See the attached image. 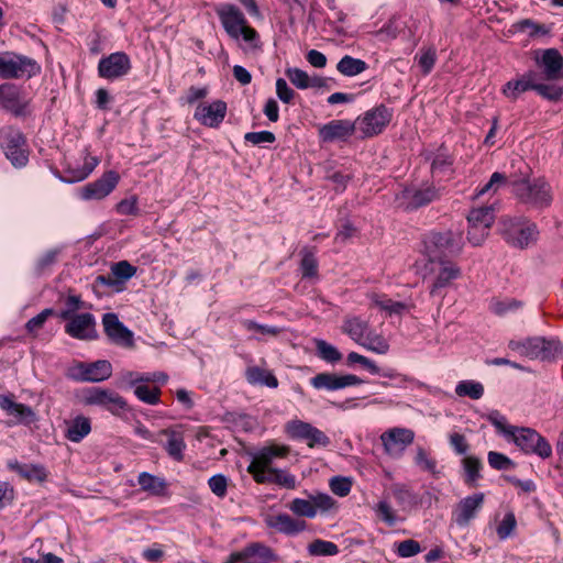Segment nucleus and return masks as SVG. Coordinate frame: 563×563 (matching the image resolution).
Instances as JSON below:
<instances>
[{
    "label": "nucleus",
    "instance_id": "nucleus-1",
    "mask_svg": "<svg viewBox=\"0 0 563 563\" xmlns=\"http://www.w3.org/2000/svg\"><path fill=\"white\" fill-rule=\"evenodd\" d=\"M487 420L499 434L514 442L526 454H536L541 459H549L552 455L551 444L534 429L509 424L506 417L497 410L490 411Z\"/></svg>",
    "mask_w": 563,
    "mask_h": 563
},
{
    "label": "nucleus",
    "instance_id": "nucleus-2",
    "mask_svg": "<svg viewBox=\"0 0 563 563\" xmlns=\"http://www.w3.org/2000/svg\"><path fill=\"white\" fill-rule=\"evenodd\" d=\"M463 244V234L459 230L433 231L424 236L422 252L428 260H442L459 254Z\"/></svg>",
    "mask_w": 563,
    "mask_h": 563
},
{
    "label": "nucleus",
    "instance_id": "nucleus-3",
    "mask_svg": "<svg viewBox=\"0 0 563 563\" xmlns=\"http://www.w3.org/2000/svg\"><path fill=\"white\" fill-rule=\"evenodd\" d=\"M289 452V446L285 444L271 443L264 445L252 454L247 472L256 483L264 484L269 481V477H266V475L276 470L274 467L275 462L286 459Z\"/></svg>",
    "mask_w": 563,
    "mask_h": 563
},
{
    "label": "nucleus",
    "instance_id": "nucleus-4",
    "mask_svg": "<svg viewBox=\"0 0 563 563\" xmlns=\"http://www.w3.org/2000/svg\"><path fill=\"white\" fill-rule=\"evenodd\" d=\"M342 331L368 351L377 354H386L389 351L387 340L373 331L368 322L358 317H347L343 322Z\"/></svg>",
    "mask_w": 563,
    "mask_h": 563
},
{
    "label": "nucleus",
    "instance_id": "nucleus-5",
    "mask_svg": "<svg viewBox=\"0 0 563 563\" xmlns=\"http://www.w3.org/2000/svg\"><path fill=\"white\" fill-rule=\"evenodd\" d=\"M516 197L534 208H548L553 199L552 188L543 177L528 180L526 176L511 181Z\"/></svg>",
    "mask_w": 563,
    "mask_h": 563
},
{
    "label": "nucleus",
    "instance_id": "nucleus-6",
    "mask_svg": "<svg viewBox=\"0 0 563 563\" xmlns=\"http://www.w3.org/2000/svg\"><path fill=\"white\" fill-rule=\"evenodd\" d=\"M220 22L233 40L241 37L251 47L258 46V33L247 24L243 12L234 5H224L218 11Z\"/></svg>",
    "mask_w": 563,
    "mask_h": 563
},
{
    "label": "nucleus",
    "instance_id": "nucleus-7",
    "mask_svg": "<svg viewBox=\"0 0 563 563\" xmlns=\"http://www.w3.org/2000/svg\"><path fill=\"white\" fill-rule=\"evenodd\" d=\"M503 236L516 249H527L539 239L538 225L526 218L507 219L503 222Z\"/></svg>",
    "mask_w": 563,
    "mask_h": 563
},
{
    "label": "nucleus",
    "instance_id": "nucleus-8",
    "mask_svg": "<svg viewBox=\"0 0 563 563\" xmlns=\"http://www.w3.org/2000/svg\"><path fill=\"white\" fill-rule=\"evenodd\" d=\"M439 198V189L429 181L411 184L396 195L398 207L406 210L418 209Z\"/></svg>",
    "mask_w": 563,
    "mask_h": 563
},
{
    "label": "nucleus",
    "instance_id": "nucleus-9",
    "mask_svg": "<svg viewBox=\"0 0 563 563\" xmlns=\"http://www.w3.org/2000/svg\"><path fill=\"white\" fill-rule=\"evenodd\" d=\"M80 400L86 406H99L115 416L128 410V402L123 397L113 390L102 387L82 389Z\"/></svg>",
    "mask_w": 563,
    "mask_h": 563
},
{
    "label": "nucleus",
    "instance_id": "nucleus-10",
    "mask_svg": "<svg viewBox=\"0 0 563 563\" xmlns=\"http://www.w3.org/2000/svg\"><path fill=\"white\" fill-rule=\"evenodd\" d=\"M0 145L11 164L21 168L29 162V151L23 134L13 128L0 130Z\"/></svg>",
    "mask_w": 563,
    "mask_h": 563
},
{
    "label": "nucleus",
    "instance_id": "nucleus-11",
    "mask_svg": "<svg viewBox=\"0 0 563 563\" xmlns=\"http://www.w3.org/2000/svg\"><path fill=\"white\" fill-rule=\"evenodd\" d=\"M284 429L288 438L302 441L310 449L327 448L330 444V438L309 422L292 419L285 424Z\"/></svg>",
    "mask_w": 563,
    "mask_h": 563
},
{
    "label": "nucleus",
    "instance_id": "nucleus-12",
    "mask_svg": "<svg viewBox=\"0 0 563 563\" xmlns=\"http://www.w3.org/2000/svg\"><path fill=\"white\" fill-rule=\"evenodd\" d=\"M40 70L35 60L10 52L0 53V77H31Z\"/></svg>",
    "mask_w": 563,
    "mask_h": 563
},
{
    "label": "nucleus",
    "instance_id": "nucleus-13",
    "mask_svg": "<svg viewBox=\"0 0 563 563\" xmlns=\"http://www.w3.org/2000/svg\"><path fill=\"white\" fill-rule=\"evenodd\" d=\"M429 263L426 265V273L433 275V282L430 289V294L434 295L439 289L449 287L451 283L461 277V268L453 262L446 260H428Z\"/></svg>",
    "mask_w": 563,
    "mask_h": 563
},
{
    "label": "nucleus",
    "instance_id": "nucleus-14",
    "mask_svg": "<svg viewBox=\"0 0 563 563\" xmlns=\"http://www.w3.org/2000/svg\"><path fill=\"white\" fill-rule=\"evenodd\" d=\"M278 555L262 542H251L243 549L229 554L224 563H275Z\"/></svg>",
    "mask_w": 563,
    "mask_h": 563
},
{
    "label": "nucleus",
    "instance_id": "nucleus-15",
    "mask_svg": "<svg viewBox=\"0 0 563 563\" xmlns=\"http://www.w3.org/2000/svg\"><path fill=\"white\" fill-rule=\"evenodd\" d=\"M391 120V112L385 106H378L364 113L355 121L356 130L365 137H371L383 132Z\"/></svg>",
    "mask_w": 563,
    "mask_h": 563
},
{
    "label": "nucleus",
    "instance_id": "nucleus-16",
    "mask_svg": "<svg viewBox=\"0 0 563 563\" xmlns=\"http://www.w3.org/2000/svg\"><path fill=\"white\" fill-rule=\"evenodd\" d=\"M119 180L120 176L117 172L108 170L97 180L81 187L78 196L85 201L104 199L114 190Z\"/></svg>",
    "mask_w": 563,
    "mask_h": 563
},
{
    "label": "nucleus",
    "instance_id": "nucleus-17",
    "mask_svg": "<svg viewBox=\"0 0 563 563\" xmlns=\"http://www.w3.org/2000/svg\"><path fill=\"white\" fill-rule=\"evenodd\" d=\"M112 374V366L108 361L93 363H77L69 368V377L79 382H103Z\"/></svg>",
    "mask_w": 563,
    "mask_h": 563
},
{
    "label": "nucleus",
    "instance_id": "nucleus-18",
    "mask_svg": "<svg viewBox=\"0 0 563 563\" xmlns=\"http://www.w3.org/2000/svg\"><path fill=\"white\" fill-rule=\"evenodd\" d=\"M415 440V432L407 428H390L380 434V441L387 455L399 457Z\"/></svg>",
    "mask_w": 563,
    "mask_h": 563
},
{
    "label": "nucleus",
    "instance_id": "nucleus-19",
    "mask_svg": "<svg viewBox=\"0 0 563 563\" xmlns=\"http://www.w3.org/2000/svg\"><path fill=\"white\" fill-rule=\"evenodd\" d=\"M227 111V103L222 100L203 101L197 104L194 119L201 125L217 129L223 122Z\"/></svg>",
    "mask_w": 563,
    "mask_h": 563
},
{
    "label": "nucleus",
    "instance_id": "nucleus-20",
    "mask_svg": "<svg viewBox=\"0 0 563 563\" xmlns=\"http://www.w3.org/2000/svg\"><path fill=\"white\" fill-rule=\"evenodd\" d=\"M67 320L65 332L74 339L89 341L98 336L96 330V319L89 312L77 313L70 318H63Z\"/></svg>",
    "mask_w": 563,
    "mask_h": 563
},
{
    "label": "nucleus",
    "instance_id": "nucleus-21",
    "mask_svg": "<svg viewBox=\"0 0 563 563\" xmlns=\"http://www.w3.org/2000/svg\"><path fill=\"white\" fill-rule=\"evenodd\" d=\"M131 69L130 57L123 52H115L99 60L98 74L101 78L114 80L125 76Z\"/></svg>",
    "mask_w": 563,
    "mask_h": 563
},
{
    "label": "nucleus",
    "instance_id": "nucleus-22",
    "mask_svg": "<svg viewBox=\"0 0 563 563\" xmlns=\"http://www.w3.org/2000/svg\"><path fill=\"white\" fill-rule=\"evenodd\" d=\"M484 493H475L460 500L453 511V520L459 527H467L483 508Z\"/></svg>",
    "mask_w": 563,
    "mask_h": 563
},
{
    "label": "nucleus",
    "instance_id": "nucleus-23",
    "mask_svg": "<svg viewBox=\"0 0 563 563\" xmlns=\"http://www.w3.org/2000/svg\"><path fill=\"white\" fill-rule=\"evenodd\" d=\"M310 384L314 389L333 391L361 385L363 380L353 374L336 375L334 373H320L310 379Z\"/></svg>",
    "mask_w": 563,
    "mask_h": 563
},
{
    "label": "nucleus",
    "instance_id": "nucleus-24",
    "mask_svg": "<svg viewBox=\"0 0 563 563\" xmlns=\"http://www.w3.org/2000/svg\"><path fill=\"white\" fill-rule=\"evenodd\" d=\"M102 324L109 339L121 346L133 345V333L119 320L115 313H106L102 317Z\"/></svg>",
    "mask_w": 563,
    "mask_h": 563
},
{
    "label": "nucleus",
    "instance_id": "nucleus-25",
    "mask_svg": "<svg viewBox=\"0 0 563 563\" xmlns=\"http://www.w3.org/2000/svg\"><path fill=\"white\" fill-rule=\"evenodd\" d=\"M356 130L355 122L349 120H332L319 128V137L322 142L345 140Z\"/></svg>",
    "mask_w": 563,
    "mask_h": 563
},
{
    "label": "nucleus",
    "instance_id": "nucleus-26",
    "mask_svg": "<svg viewBox=\"0 0 563 563\" xmlns=\"http://www.w3.org/2000/svg\"><path fill=\"white\" fill-rule=\"evenodd\" d=\"M0 408L19 423H31L35 421L36 415L33 409L24 404L15 402L10 395H0Z\"/></svg>",
    "mask_w": 563,
    "mask_h": 563
},
{
    "label": "nucleus",
    "instance_id": "nucleus-27",
    "mask_svg": "<svg viewBox=\"0 0 563 563\" xmlns=\"http://www.w3.org/2000/svg\"><path fill=\"white\" fill-rule=\"evenodd\" d=\"M265 522L269 528H272L280 533L290 534V536H294V534H297V533L303 531L307 527L306 521L294 519L287 514H278V515H274V516H268V517H266Z\"/></svg>",
    "mask_w": 563,
    "mask_h": 563
},
{
    "label": "nucleus",
    "instance_id": "nucleus-28",
    "mask_svg": "<svg viewBox=\"0 0 563 563\" xmlns=\"http://www.w3.org/2000/svg\"><path fill=\"white\" fill-rule=\"evenodd\" d=\"M286 76L289 81L298 89L323 88L327 86V79L320 76H310L307 71L291 67L286 69Z\"/></svg>",
    "mask_w": 563,
    "mask_h": 563
},
{
    "label": "nucleus",
    "instance_id": "nucleus-29",
    "mask_svg": "<svg viewBox=\"0 0 563 563\" xmlns=\"http://www.w3.org/2000/svg\"><path fill=\"white\" fill-rule=\"evenodd\" d=\"M367 298L372 308H377L388 316H401L409 311V306L407 303L395 301L383 294L371 292L367 295Z\"/></svg>",
    "mask_w": 563,
    "mask_h": 563
},
{
    "label": "nucleus",
    "instance_id": "nucleus-30",
    "mask_svg": "<svg viewBox=\"0 0 563 563\" xmlns=\"http://www.w3.org/2000/svg\"><path fill=\"white\" fill-rule=\"evenodd\" d=\"M537 74L533 71H528L523 74L521 77L508 81L503 87V93L511 100H516L521 93L528 90H534L536 87Z\"/></svg>",
    "mask_w": 563,
    "mask_h": 563
},
{
    "label": "nucleus",
    "instance_id": "nucleus-31",
    "mask_svg": "<svg viewBox=\"0 0 563 563\" xmlns=\"http://www.w3.org/2000/svg\"><path fill=\"white\" fill-rule=\"evenodd\" d=\"M541 344H543V338L534 336L523 340H511L508 346L521 356L530 360H541Z\"/></svg>",
    "mask_w": 563,
    "mask_h": 563
},
{
    "label": "nucleus",
    "instance_id": "nucleus-32",
    "mask_svg": "<svg viewBox=\"0 0 563 563\" xmlns=\"http://www.w3.org/2000/svg\"><path fill=\"white\" fill-rule=\"evenodd\" d=\"M91 432V422L85 416L66 421L65 438L70 442L78 443Z\"/></svg>",
    "mask_w": 563,
    "mask_h": 563
},
{
    "label": "nucleus",
    "instance_id": "nucleus-33",
    "mask_svg": "<svg viewBox=\"0 0 563 563\" xmlns=\"http://www.w3.org/2000/svg\"><path fill=\"white\" fill-rule=\"evenodd\" d=\"M159 434L168 438L165 445L167 454L175 461L181 462L184 460V451L186 443L184 435L175 429H164L159 431Z\"/></svg>",
    "mask_w": 563,
    "mask_h": 563
},
{
    "label": "nucleus",
    "instance_id": "nucleus-34",
    "mask_svg": "<svg viewBox=\"0 0 563 563\" xmlns=\"http://www.w3.org/2000/svg\"><path fill=\"white\" fill-rule=\"evenodd\" d=\"M9 467L29 482L43 483L47 478V471L40 464H20L14 461L9 463Z\"/></svg>",
    "mask_w": 563,
    "mask_h": 563
},
{
    "label": "nucleus",
    "instance_id": "nucleus-35",
    "mask_svg": "<svg viewBox=\"0 0 563 563\" xmlns=\"http://www.w3.org/2000/svg\"><path fill=\"white\" fill-rule=\"evenodd\" d=\"M542 65L548 79H558L563 68V56L555 48L545 49L542 55Z\"/></svg>",
    "mask_w": 563,
    "mask_h": 563
},
{
    "label": "nucleus",
    "instance_id": "nucleus-36",
    "mask_svg": "<svg viewBox=\"0 0 563 563\" xmlns=\"http://www.w3.org/2000/svg\"><path fill=\"white\" fill-rule=\"evenodd\" d=\"M0 106L15 114H20L24 110L18 89L11 85L0 86Z\"/></svg>",
    "mask_w": 563,
    "mask_h": 563
},
{
    "label": "nucleus",
    "instance_id": "nucleus-37",
    "mask_svg": "<svg viewBox=\"0 0 563 563\" xmlns=\"http://www.w3.org/2000/svg\"><path fill=\"white\" fill-rule=\"evenodd\" d=\"M495 220V210L492 206L474 208L467 216V222L472 223L475 228L490 229Z\"/></svg>",
    "mask_w": 563,
    "mask_h": 563
},
{
    "label": "nucleus",
    "instance_id": "nucleus-38",
    "mask_svg": "<svg viewBox=\"0 0 563 563\" xmlns=\"http://www.w3.org/2000/svg\"><path fill=\"white\" fill-rule=\"evenodd\" d=\"M246 379L252 385H263L269 388H276L278 386V380L272 372L257 366L247 368Z\"/></svg>",
    "mask_w": 563,
    "mask_h": 563
},
{
    "label": "nucleus",
    "instance_id": "nucleus-39",
    "mask_svg": "<svg viewBox=\"0 0 563 563\" xmlns=\"http://www.w3.org/2000/svg\"><path fill=\"white\" fill-rule=\"evenodd\" d=\"M367 69V64L360 58L344 55L336 64V70L346 77L356 76Z\"/></svg>",
    "mask_w": 563,
    "mask_h": 563
},
{
    "label": "nucleus",
    "instance_id": "nucleus-40",
    "mask_svg": "<svg viewBox=\"0 0 563 563\" xmlns=\"http://www.w3.org/2000/svg\"><path fill=\"white\" fill-rule=\"evenodd\" d=\"M137 483L143 492L155 496L163 494L166 488V483L163 478L147 472L139 474Z\"/></svg>",
    "mask_w": 563,
    "mask_h": 563
},
{
    "label": "nucleus",
    "instance_id": "nucleus-41",
    "mask_svg": "<svg viewBox=\"0 0 563 563\" xmlns=\"http://www.w3.org/2000/svg\"><path fill=\"white\" fill-rule=\"evenodd\" d=\"M462 466L465 474V483L468 486H475L477 481L481 478V470L483 466L482 461L474 455L464 456L462 460Z\"/></svg>",
    "mask_w": 563,
    "mask_h": 563
},
{
    "label": "nucleus",
    "instance_id": "nucleus-42",
    "mask_svg": "<svg viewBox=\"0 0 563 563\" xmlns=\"http://www.w3.org/2000/svg\"><path fill=\"white\" fill-rule=\"evenodd\" d=\"M373 509L376 516L388 527H394L400 521L397 511L393 508L387 497L382 498Z\"/></svg>",
    "mask_w": 563,
    "mask_h": 563
},
{
    "label": "nucleus",
    "instance_id": "nucleus-43",
    "mask_svg": "<svg viewBox=\"0 0 563 563\" xmlns=\"http://www.w3.org/2000/svg\"><path fill=\"white\" fill-rule=\"evenodd\" d=\"M455 393L460 397L477 400L484 395V386L482 383L472 379L461 380L455 386Z\"/></svg>",
    "mask_w": 563,
    "mask_h": 563
},
{
    "label": "nucleus",
    "instance_id": "nucleus-44",
    "mask_svg": "<svg viewBox=\"0 0 563 563\" xmlns=\"http://www.w3.org/2000/svg\"><path fill=\"white\" fill-rule=\"evenodd\" d=\"M98 165L99 158L85 152L82 165L79 168L70 170V173H73L71 181H80L86 179Z\"/></svg>",
    "mask_w": 563,
    "mask_h": 563
},
{
    "label": "nucleus",
    "instance_id": "nucleus-45",
    "mask_svg": "<svg viewBox=\"0 0 563 563\" xmlns=\"http://www.w3.org/2000/svg\"><path fill=\"white\" fill-rule=\"evenodd\" d=\"M415 59L418 62L422 75H429L437 62V51L434 47L421 48Z\"/></svg>",
    "mask_w": 563,
    "mask_h": 563
},
{
    "label": "nucleus",
    "instance_id": "nucleus-46",
    "mask_svg": "<svg viewBox=\"0 0 563 563\" xmlns=\"http://www.w3.org/2000/svg\"><path fill=\"white\" fill-rule=\"evenodd\" d=\"M266 477H269L266 483H274L287 489H294L297 485L296 476L282 468H276L271 474L268 473Z\"/></svg>",
    "mask_w": 563,
    "mask_h": 563
},
{
    "label": "nucleus",
    "instance_id": "nucleus-47",
    "mask_svg": "<svg viewBox=\"0 0 563 563\" xmlns=\"http://www.w3.org/2000/svg\"><path fill=\"white\" fill-rule=\"evenodd\" d=\"M308 552L316 556H332L339 553V548L333 542L316 540L308 545Z\"/></svg>",
    "mask_w": 563,
    "mask_h": 563
},
{
    "label": "nucleus",
    "instance_id": "nucleus-48",
    "mask_svg": "<svg viewBox=\"0 0 563 563\" xmlns=\"http://www.w3.org/2000/svg\"><path fill=\"white\" fill-rule=\"evenodd\" d=\"M316 349L319 357L325 362L335 363L342 358V354L339 352V350L324 340H317Z\"/></svg>",
    "mask_w": 563,
    "mask_h": 563
},
{
    "label": "nucleus",
    "instance_id": "nucleus-49",
    "mask_svg": "<svg viewBox=\"0 0 563 563\" xmlns=\"http://www.w3.org/2000/svg\"><path fill=\"white\" fill-rule=\"evenodd\" d=\"M289 510L297 516L314 518L317 510L311 500L295 498L288 506Z\"/></svg>",
    "mask_w": 563,
    "mask_h": 563
},
{
    "label": "nucleus",
    "instance_id": "nucleus-50",
    "mask_svg": "<svg viewBox=\"0 0 563 563\" xmlns=\"http://www.w3.org/2000/svg\"><path fill=\"white\" fill-rule=\"evenodd\" d=\"M541 360H552L563 356V344L555 339L543 338V344H541Z\"/></svg>",
    "mask_w": 563,
    "mask_h": 563
},
{
    "label": "nucleus",
    "instance_id": "nucleus-51",
    "mask_svg": "<svg viewBox=\"0 0 563 563\" xmlns=\"http://www.w3.org/2000/svg\"><path fill=\"white\" fill-rule=\"evenodd\" d=\"M136 398L147 405H157L159 402L161 389L158 387L150 388L146 385H137L134 388Z\"/></svg>",
    "mask_w": 563,
    "mask_h": 563
},
{
    "label": "nucleus",
    "instance_id": "nucleus-52",
    "mask_svg": "<svg viewBox=\"0 0 563 563\" xmlns=\"http://www.w3.org/2000/svg\"><path fill=\"white\" fill-rule=\"evenodd\" d=\"M415 463L422 471L429 472L433 475L439 474L437 470V461L430 457L422 448H418L415 456Z\"/></svg>",
    "mask_w": 563,
    "mask_h": 563
},
{
    "label": "nucleus",
    "instance_id": "nucleus-53",
    "mask_svg": "<svg viewBox=\"0 0 563 563\" xmlns=\"http://www.w3.org/2000/svg\"><path fill=\"white\" fill-rule=\"evenodd\" d=\"M517 527V520L514 512H507L497 526L496 532L500 540L508 539Z\"/></svg>",
    "mask_w": 563,
    "mask_h": 563
},
{
    "label": "nucleus",
    "instance_id": "nucleus-54",
    "mask_svg": "<svg viewBox=\"0 0 563 563\" xmlns=\"http://www.w3.org/2000/svg\"><path fill=\"white\" fill-rule=\"evenodd\" d=\"M521 303L516 299H501V300H493L490 302V310L498 316H505L509 312L516 311L519 309Z\"/></svg>",
    "mask_w": 563,
    "mask_h": 563
},
{
    "label": "nucleus",
    "instance_id": "nucleus-55",
    "mask_svg": "<svg viewBox=\"0 0 563 563\" xmlns=\"http://www.w3.org/2000/svg\"><path fill=\"white\" fill-rule=\"evenodd\" d=\"M210 490L219 498L227 496L229 478L223 474H216L208 479Z\"/></svg>",
    "mask_w": 563,
    "mask_h": 563
},
{
    "label": "nucleus",
    "instance_id": "nucleus-56",
    "mask_svg": "<svg viewBox=\"0 0 563 563\" xmlns=\"http://www.w3.org/2000/svg\"><path fill=\"white\" fill-rule=\"evenodd\" d=\"M352 479L350 477H343V476H334L330 479V488L331 492L339 496V497H345L350 494L352 489Z\"/></svg>",
    "mask_w": 563,
    "mask_h": 563
},
{
    "label": "nucleus",
    "instance_id": "nucleus-57",
    "mask_svg": "<svg viewBox=\"0 0 563 563\" xmlns=\"http://www.w3.org/2000/svg\"><path fill=\"white\" fill-rule=\"evenodd\" d=\"M111 273L118 279L125 282L135 275L136 268L128 261H120L112 265Z\"/></svg>",
    "mask_w": 563,
    "mask_h": 563
},
{
    "label": "nucleus",
    "instance_id": "nucleus-58",
    "mask_svg": "<svg viewBox=\"0 0 563 563\" xmlns=\"http://www.w3.org/2000/svg\"><path fill=\"white\" fill-rule=\"evenodd\" d=\"M421 552L419 542L412 539L401 541L397 544L396 553L400 558H411Z\"/></svg>",
    "mask_w": 563,
    "mask_h": 563
},
{
    "label": "nucleus",
    "instance_id": "nucleus-59",
    "mask_svg": "<svg viewBox=\"0 0 563 563\" xmlns=\"http://www.w3.org/2000/svg\"><path fill=\"white\" fill-rule=\"evenodd\" d=\"M488 464L498 471L508 470L514 466V462L503 453L495 451L488 452L487 455Z\"/></svg>",
    "mask_w": 563,
    "mask_h": 563
},
{
    "label": "nucleus",
    "instance_id": "nucleus-60",
    "mask_svg": "<svg viewBox=\"0 0 563 563\" xmlns=\"http://www.w3.org/2000/svg\"><path fill=\"white\" fill-rule=\"evenodd\" d=\"M391 494L399 505H411L416 501V497L405 485H394Z\"/></svg>",
    "mask_w": 563,
    "mask_h": 563
},
{
    "label": "nucleus",
    "instance_id": "nucleus-61",
    "mask_svg": "<svg viewBox=\"0 0 563 563\" xmlns=\"http://www.w3.org/2000/svg\"><path fill=\"white\" fill-rule=\"evenodd\" d=\"M506 183V176L501 173H494L489 179V181L484 185L475 195L476 198L484 196L488 192H496L498 187Z\"/></svg>",
    "mask_w": 563,
    "mask_h": 563
},
{
    "label": "nucleus",
    "instance_id": "nucleus-62",
    "mask_svg": "<svg viewBox=\"0 0 563 563\" xmlns=\"http://www.w3.org/2000/svg\"><path fill=\"white\" fill-rule=\"evenodd\" d=\"M244 140L253 145H260L263 143H274L276 137L273 132L269 131H258V132H249L244 135Z\"/></svg>",
    "mask_w": 563,
    "mask_h": 563
},
{
    "label": "nucleus",
    "instance_id": "nucleus-63",
    "mask_svg": "<svg viewBox=\"0 0 563 563\" xmlns=\"http://www.w3.org/2000/svg\"><path fill=\"white\" fill-rule=\"evenodd\" d=\"M86 308L85 302L80 299L79 296L69 295L66 299V309L63 310L59 317L70 318V316L77 314L76 311Z\"/></svg>",
    "mask_w": 563,
    "mask_h": 563
},
{
    "label": "nucleus",
    "instance_id": "nucleus-64",
    "mask_svg": "<svg viewBox=\"0 0 563 563\" xmlns=\"http://www.w3.org/2000/svg\"><path fill=\"white\" fill-rule=\"evenodd\" d=\"M300 269L302 277L311 278L317 276L318 273V262L312 254H306L300 264Z\"/></svg>",
    "mask_w": 563,
    "mask_h": 563
}]
</instances>
